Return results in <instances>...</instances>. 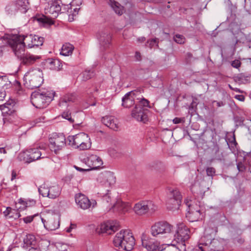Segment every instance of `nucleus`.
<instances>
[{
    "instance_id": "obj_55",
    "label": "nucleus",
    "mask_w": 251,
    "mask_h": 251,
    "mask_svg": "<svg viewBox=\"0 0 251 251\" xmlns=\"http://www.w3.org/2000/svg\"><path fill=\"white\" fill-rule=\"evenodd\" d=\"M213 103H216L218 107L224 106L225 105V103L223 101H217L215 100L213 102Z\"/></svg>"
},
{
    "instance_id": "obj_8",
    "label": "nucleus",
    "mask_w": 251,
    "mask_h": 251,
    "mask_svg": "<svg viewBox=\"0 0 251 251\" xmlns=\"http://www.w3.org/2000/svg\"><path fill=\"white\" fill-rule=\"evenodd\" d=\"M175 235L174 239L170 243L176 242L178 244L181 250L186 251V245L188 243V228L183 223H179L177 225L176 229L173 226L172 231Z\"/></svg>"
},
{
    "instance_id": "obj_26",
    "label": "nucleus",
    "mask_w": 251,
    "mask_h": 251,
    "mask_svg": "<svg viewBox=\"0 0 251 251\" xmlns=\"http://www.w3.org/2000/svg\"><path fill=\"white\" fill-rule=\"evenodd\" d=\"M47 67L50 70L58 71L61 68V63L57 59L49 58L46 61Z\"/></svg>"
},
{
    "instance_id": "obj_62",
    "label": "nucleus",
    "mask_w": 251,
    "mask_h": 251,
    "mask_svg": "<svg viewBox=\"0 0 251 251\" xmlns=\"http://www.w3.org/2000/svg\"><path fill=\"white\" fill-rule=\"evenodd\" d=\"M228 87H229V88L231 90H233V89H234V88H233V87H232L230 84H228Z\"/></svg>"
},
{
    "instance_id": "obj_21",
    "label": "nucleus",
    "mask_w": 251,
    "mask_h": 251,
    "mask_svg": "<svg viewBox=\"0 0 251 251\" xmlns=\"http://www.w3.org/2000/svg\"><path fill=\"white\" fill-rule=\"evenodd\" d=\"M115 210L121 214H125L128 212L131 209V205L129 202H124L120 199L117 200L113 205Z\"/></svg>"
},
{
    "instance_id": "obj_20",
    "label": "nucleus",
    "mask_w": 251,
    "mask_h": 251,
    "mask_svg": "<svg viewBox=\"0 0 251 251\" xmlns=\"http://www.w3.org/2000/svg\"><path fill=\"white\" fill-rule=\"evenodd\" d=\"M45 228L50 230H54L60 226V221L57 215H50L47 219L40 217Z\"/></svg>"
},
{
    "instance_id": "obj_7",
    "label": "nucleus",
    "mask_w": 251,
    "mask_h": 251,
    "mask_svg": "<svg viewBox=\"0 0 251 251\" xmlns=\"http://www.w3.org/2000/svg\"><path fill=\"white\" fill-rule=\"evenodd\" d=\"M54 94V91L47 90L42 92H33L31 95V103L36 108H43L53 100Z\"/></svg>"
},
{
    "instance_id": "obj_15",
    "label": "nucleus",
    "mask_w": 251,
    "mask_h": 251,
    "mask_svg": "<svg viewBox=\"0 0 251 251\" xmlns=\"http://www.w3.org/2000/svg\"><path fill=\"white\" fill-rule=\"evenodd\" d=\"M49 147L50 150L55 154L65 147L66 145V139L63 135H54L49 139Z\"/></svg>"
},
{
    "instance_id": "obj_19",
    "label": "nucleus",
    "mask_w": 251,
    "mask_h": 251,
    "mask_svg": "<svg viewBox=\"0 0 251 251\" xmlns=\"http://www.w3.org/2000/svg\"><path fill=\"white\" fill-rule=\"evenodd\" d=\"M26 47L28 48H32L35 46H39L43 45L44 38L36 35H22Z\"/></svg>"
},
{
    "instance_id": "obj_23",
    "label": "nucleus",
    "mask_w": 251,
    "mask_h": 251,
    "mask_svg": "<svg viewBox=\"0 0 251 251\" xmlns=\"http://www.w3.org/2000/svg\"><path fill=\"white\" fill-rule=\"evenodd\" d=\"M100 229L101 232L111 234L118 229V226L115 225L113 222H107L102 224Z\"/></svg>"
},
{
    "instance_id": "obj_40",
    "label": "nucleus",
    "mask_w": 251,
    "mask_h": 251,
    "mask_svg": "<svg viewBox=\"0 0 251 251\" xmlns=\"http://www.w3.org/2000/svg\"><path fill=\"white\" fill-rule=\"evenodd\" d=\"M174 40L176 43L180 44L184 43L185 41L184 37L179 34H176L174 37Z\"/></svg>"
},
{
    "instance_id": "obj_38",
    "label": "nucleus",
    "mask_w": 251,
    "mask_h": 251,
    "mask_svg": "<svg viewBox=\"0 0 251 251\" xmlns=\"http://www.w3.org/2000/svg\"><path fill=\"white\" fill-rule=\"evenodd\" d=\"M209 232L208 229H205L204 233V235L201 238V243L200 245H201V244L202 245H203L202 247H205V243H208V238L210 237V235L212 236L211 233L209 234Z\"/></svg>"
},
{
    "instance_id": "obj_5",
    "label": "nucleus",
    "mask_w": 251,
    "mask_h": 251,
    "mask_svg": "<svg viewBox=\"0 0 251 251\" xmlns=\"http://www.w3.org/2000/svg\"><path fill=\"white\" fill-rule=\"evenodd\" d=\"M46 148V144L43 143L35 145L33 148L20 152L18 157L21 161L28 163L40 158H43L45 156L44 155L41 156L42 155L41 150L44 151Z\"/></svg>"
},
{
    "instance_id": "obj_53",
    "label": "nucleus",
    "mask_w": 251,
    "mask_h": 251,
    "mask_svg": "<svg viewBox=\"0 0 251 251\" xmlns=\"http://www.w3.org/2000/svg\"><path fill=\"white\" fill-rule=\"evenodd\" d=\"M235 98L241 101H243L245 100V97L242 95H236L235 96Z\"/></svg>"
},
{
    "instance_id": "obj_1",
    "label": "nucleus",
    "mask_w": 251,
    "mask_h": 251,
    "mask_svg": "<svg viewBox=\"0 0 251 251\" xmlns=\"http://www.w3.org/2000/svg\"><path fill=\"white\" fill-rule=\"evenodd\" d=\"M113 244L120 251H130L133 249L135 240L130 230H121L115 235Z\"/></svg>"
},
{
    "instance_id": "obj_25",
    "label": "nucleus",
    "mask_w": 251,
    "mask_h": 251,
    "mask_svg": "<svg viewBox=\"0 0 251 251\" xmlns=\"http://www.w3.org/2000/svg\"><path fill=\"white\" fill-rule=\"evenodd\" d=\"M39 56L34 55L30 53L24 54L20 59L23 64L30 65L33 64L37 59H39Z\"/></svg>"
},
{
    "instance_id": "obj_4",
    "label": "nucleus",
    "mask_w": 251,
    "mask_h": 251,
    "mask_svg": "<svg viewBox=\"0 0 251 251\" xmlns=\"http://www.w3.org/2000/svg\"><path fill=\"white\" fill-rule=\"evenodd\" d=\"M61 2L57 0H51L45 7V13L48 16L42 15L37 18V20L45 25H51L54 24L53 19L56 18L60 12Z\"/></svg>"
},
{
    "instance_id": "obj_22",
    "label": "nucleus",
    "mask_w": 251,
    "mask_h": 251,
    "mask_svg": "<svg viewBox=\"0 0 251 251\" xmlns=\"http://www.w3.org/2000/svg\"><path fill=\"white\" fill-rule=\"evenodd\" d=\"M102 123L110 128L117 130L119 128V123L117 119L111 116H106L102 118Z\"/></svg>"
},
{
    "instance_id": "obj_47",
    "label": "nucleus",
    "mask_w": 251,
    "mask_h": 251,
    "mask_svg": "<svg viewBox=\"0 0 251 251\" xmlns=\"http://www.w3.org/2000/svg\"><path fill=\"white\" fill-rule=\"evenodd\" d=\"M92 73L90 71H85L82 74L83 75V79L86 80L90 78L92 76Z\"/></svg>"
},
{
    "instance_id": "obj_33",
    "label": "nucleus",
    "mask_w": 251,
    "mask_h": 251,
    "mask_svg": "<svg viewBox=\"0 0 251 251\" xmlns=\"http://www.w3.org/2000/svg\"><path fill=\"white\" fill-rule=\"evenodd\" d=\"M35 203L34 201H25L23 200L20 199L16 204V208L20 210H24L25 207L29 206L30 205H33Z\"/></svg>"
},
{
    "instance_id": "obj_2",
    "label": "nucleus",
    "mask_w": 251,
    "mask_h": 251,
    "mask_svg": "<svg viewBox=\"0 0 251 251\" xmlns=\"http://www.w3.org/2000/svg\"><path fill=\"white\" fill-rule=\"evenodd\" d=\"M97 187L99 189L98 194L105 197L107 202L110 201L109 194L110 188L116 182V177L113 172L107 171L100 174L97 177Z\"/></svg>"
},
{
    "instance_id": "obj_9",
    "label": "nucleus",
    "mask_w": 251,
    "mask_h": 251,
    "mask_svg": "<svg viewBox=\"0 0 251 251\" xmlns=\"http://www.w3.org/2000/svg\"><path fill=\"white\" fill-rule=\"evenodd\" d=\"M67 141L72 147L80 150H87L91 147L90 138L87 134L83 132L69 136Z\"/></svg>"
},
{
    "instance_id": "obj_37",
    "label": "nucleus",
    "mask_w": 251,
    "mask_h": 251,
    "mask_svg": "<svg viewBox=\"0 0 251 251\" xmlns=\"http://www.w3.org/2000/svg\"><path fill=\"white\" fill-rule=\"evenodd\" d=\"M12 212H14L15 213V215L13 216V215H10V217H14V218L16 219V218H18L20 217L21 215H20V213L15 210H14V209L12 210L11 207H7L6 210L4 211L3 212V213L5 216H7V215L10 214Z\"/></svg>"
},
{
    "instance_id": "obj_31",
    "label": "nucleus",
    "mask_w": 251,
    "mask_h": 251,
    "mask_svg": "<svg viewBox=\"0 0 251 251\" xmlns=\"http://www.w3.org/2000/svg\"><path fill=\"white\" fill-rule=\"evenodd\" d=\"M100 44L104 48L109 45L111 40V36L109 34L105 33H100L98 36Z\"/></svg>"
},
{
    "instance_id": "obj_28",
    "label": "nucleus",
    "mask_w": 251,
    "mask_h": 251,
    "mask_svg": "<svg viewBox=\"0 0 251 251\" xmlns=\"http://www.w3.org/2000/svg\"><path fill=\"white\" fill-rule=\"evenodd\" d=\"M15 3L17 9L22 13H25L29 8L28 0H15Z\"/></svg>"
},
{
    "instance_id": "obj_6",
    "label": "nucleus",
    "mask_w": 251,
    "mask_h": 251,
    "mask_svg": "<svg viewBox=\"0 0 251 251\" xmlns=\"http://www.w3.org/2000/svg\"><path fill=\"white\" fill-rule=\"evenodd\" d=\"M25 85L29 89L39 87L43 82V74L39 69H30L24 75Z\"/></svg>"
},
{
    "instance_id": "obj_46",
    "label": "nucleus",
    "mask_w": 251,
    "mask_h": 251,
    "mask_svg": "<svg viewBox=\"0 0 251 251\" xmlns=\"http://www.w3.org/2000/svg\"><path fill=\"white\" fill-rule=\"evenodd\" d=\"M57 248L59 251H67L69 248L68 246L65 244H58Z\"/></svg>"
},
{
    "instance_id": "obj_64",
    "label": "nucleus",
    "mask_w": 251,
    "mask_h": 251,
    "mask_svg": "<svg viewBox=\"0 0 251 251\" xmlns=\"http://www.w3.org/2000/svg\"><path fill=\"white\" fill-rule=\"evenodd\" d=\"M167 8H170V5H168Z\"/></svg>"
},
{
    "instance_id": "obj_30",
    "label": "nucleus",
    "mask_w": 251,
    "mask_h": 251,
    "mask_svg": "<svg viewBox=\"0 0 251 251\" xmlns=\"http://www.w3.org/2000/svg\"><path fill=\"white\" fill-rule=\"evenodd\" d=\"M74 50V47L73 45L67 43L64 44L62 47L60 54L64 56L71 55Z\"/></svg>"
},
{
    "instance_id": "obj_27",
    "label": "nucleus",
    "mask_w": 251,
    "mask_h": 251,
    "mask_svg": "<svg viewBox=\"0 0 251 251\" xmlns=\"http://www.w3.org/2000/svg\"><path fill=\"white\" fill-rule=\"evenodd\" d=\"M0 110H1L2 114L5 116L11 115L15 113L13 104L9 103H5L0 105Z\"/></svg>"
},
{
    "instance_id": "obj_50",
    "label": "nucleus",
    "mask_w": 251,
    "mask_h": 251,
    "mask_svg": "<svg viewBox=\"0 0 251 251\" xmlns=\"http://www.w3.org/2000/svg\"><path fill=\"white\" fill-rule=\"evenodd\" d=\"M237 167L238 170H239V172H243L246 169L245 166L241 162H239L237 164Z\"/></svg>"
},
{
    "instance_id": "obj_63",
    "label": "nucleus",
    "mask_w": 251,
    "mask_h": 251,
    "mask_svg": "<svg viewBox=\"0 0 251 251\" xmlns=\"http://www.w3.org/2000/svg\"><path fill=\"white\" fill-rule=\"evenodd\" d=\"M2 55V52L1 50H0V58L1 57Z\"/></svg>"
},
{
    "instance_id": "obj_51",
    "label": "nucleus",
    "mask_w": 251,
    "mask_h": 251,
    "mask_svg": "<svg viewBox=\"0 0 251 251\" xmlns=\"http://www.w3.org/2000/svg\"><path fill=\"white\" fill-rule=\"evenodd\" d=\"M78 10H79V9H78V8L74 9V13L73 14V15L72 16L70 15L69 16V21L72 22L74 20L73 16H76L78 14Z\"/></svg>"
},
{
    "instance_id": "obj_44",
    "label": "nucleus",
    "mask_w": 251,
    "mask_h": 251,
    "mask_svg": "<svg viewBox=\"0 0 251 251\" xmlns=\"http://www.w3.org/2000/svg\"><path fill=\"white\" fill-rule=\"evenodd\" d=\"M62 116L63 118L68 120L71 123H73L74 121V119L71 116V113L68 112H64L62 113Z\"/></svg>"
},
{
    "instance_id": "obj_16",
    "label": "nucleus",
    "mask_w": 251,
    "mask_h": 251,
    "mask_svg": "<svg viewBox=\"0 0 251 251\" xmlns=\"http://www.w3.org/2000/svg\"><path fill=\"white\" fill-rule=\"evenodd\" d=\"M208 243H205V247L200 246V245L192 251H222L223 246L219 241L214 239L213 236L208 238Z\"/></svg>"
},
{
    "instance_id": "obj_18",
    "label": "nucleus",
    "mask_w": 251,
    "mask_h": 251,
    "mask_svg": "<svg viewBox=\"0 0 251 251\" xmlns=\"http://www.w3.org/2000/svg\"><path fill=\"white\" fill-rule=\"evenodd\" d=\"M149 107V104L148 106H143V105L136 103L135 108L131 112L132 117L138 121L146 123L148 121L146 107Z\"/></svg>"
},
{
    "instance_id": "obj_43",
    "label": "nucleus",
    "mask_w": 251,
    "mask_h": 251,
    "mask_svg": "<svg viewBox=\"0 0 251 251\" xmlns=\"http://www.w3.org/2000/svg\"><path fill=\"white\" fill-rule=\"evenodd\" d=\"M39 216L38 214H36L32 216H28L24 218L23 221L25 224L30 223L33 220L34 217Z\"/></svg>"
},
{
    "instance_id": "obj_13",
    "label": "nucleus",
    "mask_w": 251,
    "mask_h": 251,
    "mask_svg": "<svg viewBox=\"0 0 251 251\" xmlns=\"http://www.w3.org/2000/svg\"><path fill=\"white\" fill-rule=\"evenodd\" d=\"M82 161L88 166V168L82 169L75 166V168L76 170L80 171L95 170L100 167L103 165V161L101 158L95 154L89 155L87 157L84 158Z\"/></svg>"
},
{
    "instance_id": "obj_49",
    "label": "nucleus",
    "mask_w": 251,
    "mask_h": 251,
    "mask_svg": "<svg viewBox=\"0 0 251 251\" xmlns=\"http://www.w3.org/2000/svg\"><path fill=\"white\" fill-rule=\"evenodd\" d=\"M185 121L184 118H175L173 120V122L175 124H177L181 123H183Z\"/></svg>"
},
{
    "instance_id": "obj_48",
    "label": "nucleus",
    "mask_w": 251,
    "mask_h": 251,
    "mask_svg": "<svg viewBox=\"0 0 251 251\" xmlns=\"http://www.w3.org/2000/svg\"><path fill=\"white\" fill-rule=\"evenodd\" d=\"M241 63L240 60L235 59L231 62V66L235 68H239L241 66Z\"/></svg>"
},
{
    "instance_id": "obj_17",
    "label": "nucleus",
    "mask_w": 251,
    "mask_h": 251,
    "mask_svg": "<svg viewBox=\"0 0 251 251\" xmlns=\"http://www.w3.org/2000/svg\"><path fill=\"white\" fill-rule=\"evenodd\" d=\"M75 201L77 205L83 210L93 208L97 205L95 200L90 201L85 195L81 193L76 194Z\"/></svg>"
},
{
    "instance_id": "obj_61",
    "label": "nucleus",
    "mask_w": 251,
    "mask_h": 251,
    "mask_svg": "<svg viewBox=\"0 0 251 251\" xmlns=\"http://www.w3.org/2000/svg\"><path fill=\"white\" fill-rule=\"evenodd\" d=\"M233 91L236 92H239V93H243V91L240 90L239 89L237 88H234Z\"/></svg>"
},
{
    "instance_id": "obj_11",
    "label": "nucleus",
    "mask_w": 251,
    "mask_h": 251,
    "mask_svg": "<svg viewBox=\"0 0 251 251\" xmlns=\"http://www.w3.org/2000/svg\"><path fill=\"white\" fill-rule=\"evenodd\" d=\"M122 105L128 108L133 105L136 101L139 105L143 106H148L149 101L144 99L139 91H132L126 93L122 99Z\"/></svg>"
},
{
    "instance_id": "obj_34",
    "label": "nucleus",
    "mask_w": 251,
    "mask_h": 251,
    "mask_svg": "<svg viewBox=\"0 0 251 251\" xmlns=\"http://www.w3.org/2000/svg\"><path fill=\"white\" fill-rule=\"evenodd\" d=\"M142 245L148 251H155L158 249V245L157 243L149 242L148 243L147 242H142Z\"/></svg>"
},
{
    "instance_id": "obj_58",
    "label": "nucleus",
    "mask_w": 251,
    "mask_h": 251,
    "mask_svg": "<svg viewBox=\"0 0 251 251\" xmlns=\"http://www.w3.org/2000/svg\"><path fill=\"white\" fill-rule=\"evenodd\" d=\"M5 96V94L4 92H0V101L2 100L4 98Z\"/></svg>"
},
{
    "instance_id": "obj_60",
    "label": "nucleus",
    "mask_w": 251,
    "mask_h": 251,
    "mask_svg": "<svg viewBox=\"0 0 251 251\" xmlns=\"http://www.w3.org/2000/svg\"><path fill=\"white\" fill-rule=\"evenodd\" d=\"M6 153V150L3 148H0V153Z\"/></svg>"
},
{
    "instance_id": "obj_35",
    "label": "nucleus",
    "mask_w": 251,
    "mask_h": 251,
    "mask_svg": "<svg viewBox=\"0 0 251 251\" xmlns=\"http://www.w3.org/2000/svg\"><path fill=\"white\" fill-rule=\"evenodd\" d=\"M25 243L30 246H34L36 243L35 237L33 234H28L24 239Z\"/></svg>"
},
{
    "instance_id": "obj_57",
    "label": "nucleus",
    "mask_w": 251,
    "mask_h": 251,
    "mask_svg": "<svg viewBox=\"0 0 251 251\" xmlns=\"http://www.w3.org/2000/svg\"><path fill=\"white\" fill-rule=\"evenodd\" d=\"M16 176H17L16 172L14 170H13L12 171L11 180H13L14 179H15L16 177Z\"/></svg>"
},
{
    "instance_id": "obj_54",
    "label": "nucleus",
    "mask_w": 251,
    "mask_h": 251,
    "mask_svg": "<svg viewBox=\"0 0 251 251\" xmlns=\"http://www.w3.org/2000/svg\"><path fill=\"white\" fill-rule=\"evenodd\" d=\"M135 57L137 60H140L141 59V55L140 53L138 51H136L135 54Z\"/></svg>"
},
{
    "instance_id": "obj_36",
    "label": "nucleus",
    "mask_w": 251,
    "mask_h": 251,
    "mask_svg": "<svg viewBox=\"0 0 251 251\" xmlns=\"http://www.w3.org/2000/svg\"><path fill=\"white\" fill-rule=\"evenodd\" d=\"M77 100V96L74 94L66 95L63 98L62 102H75Z\"/></svg>"
},
{
    "instance_id": "obj_3",
    "label": "nucleus",
    "mask_w": 251,
    "mask_h": 251,
    "mask_svg": "<svg viewBox=\"0 0 251 251\" xmlns=\"http://www.w3.org/2000/svg\"><path fill=\"white\" fill-rule=\"evenodd\" d=\"M173 229V226L160 221L156 222L151 226V233L153 237L162 238L164 242L170 243L175 237L172 231Z\"/></svg>"
},
{
    "instance_id": "obj_32",
    "label": "nucleus",
    "mask_w": 251,
    "mask_h": 251,
    "mask_svg": "<svg viewBox=\"0 0 251 251\" xmlns=\"http://www.w3.org/2000/svg\"><path fill=\"white\" fill-rule=\"evenodd\" d=\"M109 4L116 13L122 15L124 12V7L120 3L114 0H110Z\"/></svg>"
},
{
    "instance_id": "obj_59",
    "label": "nucleus",
    "mask_w": 251,
    "mask_h": 251,
    "mask_svg": "<svg viewBox=\"0 0 251 251\" xmlns=\"http://www.w3.org/2000/svg\"><path fill=\"white\" fill-rule=\"evenodd\" d=\"M145 40H146V38H145V37H140V38H138V39H137V41H138L139 42H140V43H143V42H144Z\"/></svg>"
},
{
    "instance_id": "obj_45",
    "label": "nucleus",
    "mask_w": 251,
    "mask_h": 251,
    "mask_svg": "<svg viewBox=\"0 0 251 251\" xmlns=\"http://www.w3.org/2000/svg\"><path fill=\"white\" fill-rule=\"evenodd\" d=\"M234 80L239 83H244V81L246 80V79L242 74H239L234 77Z\"/></svg>"
},
{
    "instance_id": "obj_41",
    "label": "nucleus",
    "mask_w": 251,
    "mask_h": 251,
    "mask_svg": "<svg viewBox=\"0 0 251 251\" xmlns=\"http://www.w3.org/2000/svg\"><path fill=\"white\" fill-rule=\"evenodd\" d=\"M147 47H148L150 49H151L155 46H158V42L156 39H152L149 40L147 42Z\"/></svg>"
},
{
    "instance_id": "obj_42",
    "label": "nucleus",
    "mask_w": 251,
    "mask_h": 251,
    "mask_svg": "<svg viewBox=\"0 0 251 251\" xmlns=\"http://www.w3.org/2000/svg\"><path fill=\"white\" fill-rule=\"evenodd\" d=\"M206 174L208 176L213 177L216 173V170L213 167H208L206 169Z\"/></svg>"
},
{
    "instance_id": "obj_39",
    "label": "nucleus",
    "mask_w": 251,
    "mask_h": 251,
    "mask_svg": "<svg viewBox=\"0 0 251 251\" xmlns=\"http://www.w3.org/2000/svg\"><path fill=\"white\" fill-rule=\"evenodd\" d=\"M161 251H186L181 249L180 246L178 245L177 247H176L175 244H172L171 246H169L165 248L164 249Z\"/></svg>"
},
{
    "instance_id": "obj_56",
    "label": "nucleus",
    "mask_w": 251,
    "mask_h": 251,
    "mask_svg": "<svg viewBox=\"0 0 251 251\" xmlns=\"http://www.w3.org/2000/svg\"><path fill=\"white\" fill-rule=\"evenodd\" d=\"M7 79L6 77L5 76H1V75H0V84H1V85L3 84V83L2 82L4 81L5 82V80Z\"/></svg>"
},
{
    "instance_id": "obj_10",
    "label": "nucleus",
    "mask_w": 251,
    "mask_h": 251,
    "mask_svg": "<svg viewBox=\"0 0 251 251\" xmlns=\"http://www.w3.org/2000/svg\"><path fill=\"white\" fill-rule=\"evenodd\" d=\"M132 210L135 215L143 216L154 213L158 210V206L151 201H141L134 205Z\"/></svg>"
},
{
    "instance_id": "obj_14",
    "label": "nucleus",
    "mask_w": 251,
    "mask_h": 251,
    "mask_svg": "<svg viewBox=\"0 0 251 251\" xmlns=\"http://www.w3.org/2000/svg\"><path fill=\"white\" fill-rule=\"evenodd\" d=\"M38 190L40 194L43 197L51 199L57 198L61 193V189L57 185L49 186L44 184L41 186Z\"/></svg>"
},
{
    "instance_id": "obj_52",
    "label": "nucleus",
    "mask_w": 251,
    "mask_h": 251,
    "mask_svg": "<svg viewBox=\"0 0 251 251\" xmlns=\"http://www.w3.org/2000/svg\"><path fill=\"white\" fill-rule=\"evenodd\" d=\"M76 227V225L75 224H71L69 227L66 228L65 229L66 231L68 233H70L72 231L73 229H75Z\"/></svg>"
},
{
    "instance_id": "obj_12",
    "label": "nucleus",
    "mask_w": 251,
    "mask_h": 251,
    "mask_svg": "<svg viewBox=\"0 0 251 251\" xmlns=\"http://www.w3.org/2000/svg\"><path fill=\"white\" fill-rule=\"evenodd\" d=\"M21 35H13L8 40V44L14 55L20 59L25 53V45Z\"/></svg>"
},
{
    "instance_id": "obj_24",
    "label": "nucleus",
    "mask_w": 251,
    "mask_h": 251,
    "mask_svg": "<svg viewBox=\"0 0 251 251\" xmlns=\"http://www.w3.org/2000/svg\"><path fill=\"white\" fill-rule=\"evenodd\" d=\"M167 198L181 200L182 197L179 190L174 187L168 186L166 188Z\"/></svg>"
},
{
    "instance_id": "obj_29",
    "label": "nucleus",
    "mask_w": 251,
    "mask_h": 251,
    "mask_svg": "<svg viewBox=\"0 0 251 251\" xmlns=\"http://www.w3.org/2000/svg\"><path fill=\"white\" fill-rule=\"evenodd\" d=\"M166 206L167 209L170 210L176 209L179 205L180 200L175 199L173 198H166Z\"/></svg>"
}]
</instances>
